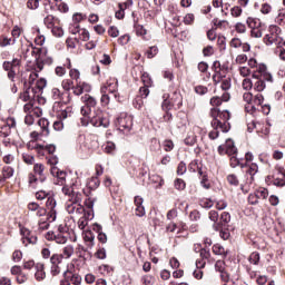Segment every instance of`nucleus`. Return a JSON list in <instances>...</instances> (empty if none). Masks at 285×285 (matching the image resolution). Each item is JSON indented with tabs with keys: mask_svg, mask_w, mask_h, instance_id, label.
Listing matches in <instances>:
<instances>
[{
	"mask_svg": "<svg viewBox=\"0 0 285 285\" xmlns=\"http://www.w3.org/2000/svg\"><path fill=\"white\" fill-rule=\"evenodd\" d=\"M73 95L79 97L80 95H83V87L81 86V81L76 82V86L72 87Z\"/></svg>",
	"mask_w": 285,
	"mask_h": 285,
	"instance_id": "55",
	"label": "nucleus"
},
{
	"mask_svg": "<svg viewBox=\"0 0 285 285\" xmlns=\"http://www.w3.org/2000/svg\"><path fill=\"white\" fill-rule=\"evenodd\" d=\"M10 273L14 277H19L23 273V269L19 265H13L10 269Z\"/></svg>",
	"mask_w": 285,
	"mask_h": 285,
	"instance_id": "53",
	"label": "nucleus"
},
{
	"mask_svg": "<svg viewBox=\"0 0 285 285\" xmlns=\"http://www.w3.org/2000/svg\"><path fill=\"white\" fill-rule=\"evenodd\" d=\"M22 160L24 164H28V166H32V164H35V156L30 154H22Z\"/></svg>",
	"mask_w": 285,
	"mask_h": 285,
	"instance_id": "57",
	"label": "nucleus"
},
{
	"mask_svg": "<svg viewBox=\"0 0 285 285\" xmlns=\"http://www.w3.org/2000/svg\"><path fill=\"white\" fill-rule=\"evenodd\" d=\"M163 145L165 153H170L175 148V142L170 139H166Z\"/></svg>",
	"mask_w": 285,
	"mask_h": 285,
	"instance_id": "52",
	"label": "nucleus"
},
{
	"mask_svg": "<svg viewBox=\"0 0 285 285\" xmlns=\"http://www.w3.org/2000/svg\"><path fill=\"white\" fill-rule=\"evenodd\" d=\"M200 186L205 188V190H210V184L208 183V174H204L200 179Z\"/></svg>",
	"mask_w": 285,
	"mask_h": 285,
	"instance_id": "54",
	"label": "nucleus"
},
{
	"mask_svg": "<svg viewBox=\"0 0 285 285\" xmlns=\"http://www.w3.org/2000/svg\"><path fill=\"white\" fill-rule=\"evenodd\" d=\"M21 83H23L24 91L21 95L20 99H22V101H30V99H35L37 95L32 92L31 87H28V80L26 78H21Z\"/></svg>",
	"mask_w": 285,
	"mask_h": 285,
	"instance_id": "7",
	"label": "nucleus"
},
{
	"mask_svg": "<svg viewBox=\"0 0 285 285\" xmlns=\"http://www.w3.org/2000/svg\"><path fill=\"white\" fill-rule=\"evenodd\" d=\"M140 281L144 285H155V276L153 275H144Z\"/></svg>",
	"mask_w": 285,
	"mask_h": 285,
	"instance_id": "42",
	"label": "nucleus"
},
{
	"mask_svg": "<svg viewBox=\"0 0 285 285\" xmlns=\"http://www.w3.org/2000/svg\"><path fill=\"white\" fill-rule=\"evenodd\" d=\"M220 222L226 226L227 224L230 223V213L228 212H223L220 215Z\"/></svg>",
	"mask_w": 285,
	"mask_h": 285,
	"instance_id": "58",
	"label": "nucleus"
},
{
	"mask_svg": "<svg viewBox=\"0 0 285 285\" xmlns=\"http://www.w3.org/2000/svg\"><path fill=\"white\" fill-rule=\"evenodd\" d=\"M61 262H63V255L62 254H53L50 257V273L52 277H57L61 273Z\"/></svg>",
	"mask_w": 285,
	"mask_h": 285,
	"instance_id": "6",
	"label": "nucleus"
},
{
	"mask_svg": "<svg viewBox=\"0 0 285 285\" xmlns=\"http://www.w3.org/2000/svg\"><path fill=\"white\" fill-rule=\"evenodd\" d=\"M12 132V129L10 126L3 125L0 129V137H10V134Z\"/></svg>",
	"mask_w": 285,
	"mask_h": 285,
	"instance_id": "47",
	"label": "nucleus"
},
{
	"mask_svg": "<svg viewBox=\"0 0 285 285\" xmlns=\"http://www.w3.org/2000/svg\"><path fill=\"white\" fill-rule=\"evenodd\" d=\"M95 257H97V259H106V248L100 247L97 249V252L95 253Z\"/></svg>",
	"mask_w": 285,
	"mask_h": 285,
	"instance_id": "61",
	"label": "nucleus"
},
{
	"mask_svg": "<svg viewBox=\"0 0 285 285\" xmlns=\"http://www.w3.org/2000/svg\"><path fill=\"white\" fill-rule=\"evenodd\" d=\"M217 45L220 50H226V38L224 36H218Z\"/></svg>",
	"mask_w": 285,
	"mask_h": 285,
	"instance_id": "62",
	"label": "nucleus"
},
{
	"mask_svg": "<svg viewBox=\"0 0 285 285\" xmlns=\"http://www.w3.org/2000/svg\"><path fill=\"white\" fill-rule=\"evenodd\" d=\"M119 88V85L117 81L114 82H107V86L102 87L100 90L101 92H106L108 90L109 95H112L115 99L119 98V92L117 91Z\"/></svg>",
	"mask_w": 285,
	"mask_h": 285,
	"instance_id": "9",
	"label": "nucleus"
},
{
	"mask_svg": "<svg viewBox=\"0 0 285 285\" xmlns=\"http://www.w3.org/2000/svg\"><path fill=\"white\" fill-rule=\"evenodd\" d=\"M48 85V81L46 78H40L36 81L35 87H31V92L36 95V97H39V95H42L43 88Z\"/></svg>",
	"mask_w": 285,
	"mask_h": 285,
	"instance_id": "10",
	"label": "nucleus"
},
{
	"mask_svg": "<svg viewBox=\"0 0 285 285\" xmlns=\"http://www.w3.org/2000/svg\"><path fill=\"white\" fill-rule=\"evenodd\" d=\"M14 39L8 38L7 36H0V48H6V46H13Z\"/></svg>",
	"mask_w": 285,
	"mask_h": 285,
	"instance_id": "28",
	"label": "nucleus"
},
{
	"mask_svg": "<svg viewBox=\"0 0 285 285\" xmlns=\"http://www.w3.org/2000/svg\"><path fill=\"white\" fill-rule=\"evenodd\" d=\"M230 86H232V83H230V78H225V79H223L222 80V82H220V88H222V90H230Z\"/></svg>",
	"mask_w": 285,
	"mask_h": 285,
	"instance_id": "60",
	"label": "nucleus"
},
{
	"mask_svg": "<svg viewBox=\"0 0 285 285\" xmlns=\"http://www.w3.org/2000/svg\"><path fill=\"white\" fill-rule=\"evenodd\" d=\"M254 90H256V92H264V90H266V82L264 81V79H258L254 83Z\"/></svg>",
	"mask_w": 285,
	"mask_h": 285,
	"instance_id": "30",
	"label": "nucleus"
},
{
	"mask_svg": "<svg viewBox=\"0 0 285 285\" xmlns=\"http://www.w3.org/2000/svg\"><path fill=\"white\" fill-rule=\"evenodd\" d=\"M163 99H164V101L161 104V108L165 112H168L173 108H175V106L173 105V101L170 100V94H164Z\"/></svg>",
	"mask_w": 285,
	"mask_h": 285,
	"instance_id": "16",
	"label": "nucleus"
},
{
	"mask_svg": "<svg viewBox=\"0 0 285 285\" xmlns=\"http://www.w3.org/2000/svg\"><path fill=\"white\" fill-rule=\"evenodd\" d=\"M115 150H117V145H115L112 141H107L105 145V153L107 155H115Z\"/></svg>",
	"mask_w": 285,
	"mask_h": 285,
	"instance_id": "32",
	"label": "nucleus"
},
{
	"mask_svg": "<svg viewBox=\"0 0 285 285\" xmlns=\"http://www.w3.org/2000/svg\"><path fill=\"white\" fill-rule=\"evenodd\" d=\"M225 153L228 157H233V155H237V147L235 146V141L233 139H227L225 144Z\"/></svg>",
	"mask_w": 285,
	"mask_h": 285,
	"instance_id": "15",
	"label": "nucleus"
},
{
	"mask_svg": "<svg viewBox=\"0 0 285 285\" xmlns=\"http://www.w3.org/2000/svg\"><path fill=\"white\" fill-rule=\"evenodd\" d=\"M141 81L144 83V86H149V87L153 86V78L150 77L149 72L145 71L141 73Z\"/></svg>",
	"mask_w": 285,
	"mask_h": 285,
	"instance_id": "35",
	"label": "nucleus"
},
{
	"mask_svg": "<svg viewBox=\"0 0 285 285\" xmlns=\"http://www.w3.org/2000/svg\"><path fill=\"white\" fill-rule=\"evenodd\" d=\"M100 184H101V181L99 180L98 177H91V179L88 183V188H89V190H97V188H99Z\"/></svg>",
	"mask_w": 285,
	"mask_h": 285,
	"instance_id": "31",
	"label": "nucleus"
},
{
	"mask_svg": "<svg viewBox=\"0 0 285 285\" xmlns=\"http://www.w3.org/2000/svg\"><path fill=\"white\" fill-rule=\"evenodd\" d=\"M45 277H46V265L43 263H37L35 278L37 279V282H43Z\"/></svg>",
	"mask_w": 285,
	"mask_h": 285,
	"instance_id": "12",
	"label": "nucleus"
},
{
	"mask_svg": "<svg viewBox=\"0 0 285 285\" xmlns=\"http://www.w3.org/2000/svg\"><path fill=\"white\" fill-rule=\"evenodd\" d=\"M134 28L136 30L137 37H146V35L148 33L146 28H144V26H141L139 23H135Z\"/></svg>",
	"mask_w": 285,
	"mask_h": 285,
	"instance_id": "36",
	"label": "nucleus"
},
{
	"mask_svg": "<svg viewBox=\"0 0 285 285\" xmlns=\"http://www.w3.org/2000/svg\"><path fill=\"white\" fill-rule=\"evenodd\" d=\"M209 139L215 141L219 137V127H213V130L208 134Z\"/></svg>",
	"mask_w": 285,
	"mask_h": 285,
	"instance_id": "59",
	"label": "nucleus"
},
{
	"mask_svg": "<svg viewBox=\"0 0 285 285\" xmlns=\"http://www.w3.org/2000/svg\"><path fill=\"white\" fill-rule=\"evenodd\" d=\"M132 106L136 108V110H141L144 107V98L140 96H136L135 99L132 100Z\"/></svg>",
	"mask_w": 285,
	"mask_h": 285,
	"instance_id": "40",
	"label": "nucleus"
},
{
	"mask_svg": "<svg viewBox=\"0 0 285 285\" xmlns=\"http://www.w3.org/2000/svg\"><path fill=\"white\" fill-rule=\"evenodd\" d=\"M159 52V48L157 46L149 47V49L146 51L147 59H154V57H157Z\"/></svg>",
	"mask_w": 285,
	"mask_h": 285,
	"instance_id": "38",
	"label": "nucleus"
},
{
	"mask_svg": "<svg viewBox=\"0 0 285 285\" xmlns=\"http://www.w3.org/2000/svg\"><path fill=\"white\" fill-rule=\"evenodd\" d=\"M254 193H255L257 199H268V189H266L264 187L256 189Z\"/></svg>",
	"mask_w": 285,
	"mask_h": 285,
	"instance_id": "27",
	"label": "nucleus"
},
{
	"mask_svg": "<svg viewBox=\"0 0 285 285\" xmlns=\"http://www.w3.org/2000/svg\"><path fill=\"white\" fill-rule=\"evenodd\" d=\"M257 173H259V167L257 166V164L252 163L250 165H248L246 174L250 177V184L255 181V175H257Z\"/></svg>",
	"mask_w": 285,
	"mask_h": 285,
	"instance_id": "17",
	"label": "nucleus"
},
{
	"mask_svg": "<svg viewBox=\"0 0 285 285\" xmlns=\"http://www.w3.org/2000/svg\"><path fill=\"white\" fill-rule=\"evenodd\" d=\"M46 206L48 210L57 208V200L55 199V196H52V194L47 198Z\"/></svg>",
	"mask_w": 285,
	"mask_h": 285,
	"instance_id": "33",
	"label": "nucleus"
},
{
	"mask_svg": "<svg viewBox=\"0 0 285 285\" xmlns=\"http://www.w3.org/2000/svg\"><path fill=\"white\" fill-rule=\"evenodd\" d=\"M2 70L7 72L9 81L14 82V79L21 72V59L13 58L12 60H6L2 62Z\"/></svg>",
	"mask_w": 285,
	"mask_h": 285,
	"instance_id": "2",
	"label": "nucleus"
},
{
	"mask_svg": "<svg viewBox=\"0 0 285 285\" xmlns=\"http://www.w3.org/2000/svg\"><path fill=\"white\" fill-rule=\"evenodd\" d=\"M248 28L255 29V28H262V21L259 19H255V18H247L246 21Z\"/></svg>",
	"mask_w": 285,
	"mask_h": 285,
	"instance_id": "25",
	"label": "nucleus"
},
{
	"mask_svg": "<svg viewBox=\"0 0 285 285\" xmlns=\"http://www.w3.org/2000/svg\"><path fill=\"white\" fill-rule=\"evenodd\" d=\"M51 32H52L53 37H62L63 36V29L61 27L51 28Z\"/></svg>",
	"mask_w": 285,
	"mask_h": 285,
	"instance_id": "64",
	"label": "nucleus"
},
{
	"mask_svg": "<svg viewBox=\"0 0 285 285\" xmlns=\"http://www.w3.org/2000/svg\"><path fill=\"white\" fill-rule=\"evenodd\" d=\"M109 37L117 38L119 37V29L115 26L109 27L108 29Z\"/></svg>",
	"mask_w": 285,
	"mask_h": 285,
	"instance_id": "63",
	"label": "nucleus"
},
{
	"mask_svg": "<svg viewBox=\"0 0 285 285\" xmlns=\"http://www.w3.org/2000/svg\"><path fill=\"white\" fill-rule=\"evenodd\" d=\"M83 107H81L80 112L83 117H89L90 112H92V108H97V99L90 95H83L81 97Z\"/></svg>",
	"mask_w": 285,
	"mask_h": 285,
	"instance_id": "5",
	"label": "nucleus"
},
{
	"mask_svg": "<svg viewBox=\"0 0 285 285\" xmlns=\"http://www.w3.org/2000/svg\"><path fill=\"white\" fill-rule=\"evenodd\" d=\"M210 106H213L214 108H219V106H222L223 101L222 98L219 96H214L210 98L209 100Z\"/></svg>",
	"mask_w": 285,
	"mask_h": 285,
	"instance_id": "51",
	"label": "nucleus"
},
{
	"mask_svg": "<svg viewBox=\"0 0 285 285\" xmlns=\"http://www.w3.org/2000/svg\"><path fill=\"white\" fill-rule=\"evenodd\" d=\"M50 174L52 175V177H57V179H59V184L63 186V181H66L67 175L65 170H60L57 167H51Z\"/></svg>",
	"mask_w": 285,
	"mask_h": 285,
	"instance_id": "13",
	"label": "nucleus"
},
{
	"mask_svg": "<svg viewBox=\"0 0 285 285\" xmlns=\"http://www.w3.org/2000/svg\"><path fill=\"white\" fill-rule=\"evenodd\" d=\"M37 79H39V73L31 72L29 75V79L27 80V88H35V81H37Z\"/></svg>",
	"mask_w": 285,
	"mask_h": 285,
	"instance_id": "34",
	"label": "nucleus"
},
{
	"mask_svg": "<svg viewBox=\"0 0 285 285\" xmlns=\"http://www.w3.org/2000/svg\"><path fill=\"white\" fill-rule=\"evenodd\" d=\"M194 90H195L196 95H200V96L208 94V87L202 86V85L196 86L194 88Z\"/></svg>",
	"mask_w": 285,
	"mask_h": 285,
	"instance_id": "50",
	"label": "nucleus"
},
{
	"mask_svg": "<svg viewBox=\"0 0 285 285\" xmlns=\"http://www.w3.org/2000/svg\"><path fill=\"white\" fill-rule=\"evenodd\" d=\"M259 252H253L250 255H249V262L250 264H254L255 266H257L259 264Z\"/></svg>",
	"mask_w": 285,
	"mask_h": 285,
	"instance_id": "46",
	"label": "nucleus"
},
{
	"mask_svg": "<svg viewBox=\"0 0 285 285\" xmlns=\"http://www.w3.org/2000/svg\"><path fill=\"white\" fill-rule=\"evenodd\" d=\"M209 116L212 117V128H219L220 132L230 131V111L227 109L212 108Z\"/></svg>",
	"mask_w": 285,
	"mask_h": 285,
	"instance_id": "1",
	"label": "nucleus"
},
{
	"mask_svg": "<svg viewBox=\"0 0 285 285\" xmlns=\"http://www.w3.org/2000/svg\"><path fill=\"white\" fill-rule=\"evenodd\" d=\"M116 126L120 132L125 135L132 130V116L128 114H120V117L116 119Z\"/></svg>",
	"mask_w": 285,
	"mask_h": 285,
	"instance_id": "4",
	"label": "nucleus"
},
{
	"mask_svg": "<svg viewBox=\"0 0 285 285\" xmlns=\"http://www.w3.org/2000/svg\"><path fill=\"white\" fill-rule=\"evenodd\" d=\"M63 92H61V90L59 88H53L51 90V97L53 101H59V99H61Z\"/></svg>",
	"mask_w": 285,
	"mask_h": 285,
	"instance_id": "49",
	"label": "nucleus"
},
{
	"mask_svg": "<svg viewBox=\"0 0 285 285\" xmlns=\"http://www.w3.org/2000/svg\"><path fill=\"white\" fill-rule=\"evenodd\" d=\"M69 282L73 285H81L82 278L81 275L78 273H72L70 269H68V277Z\"/></svg>",
	"mask_w": 285,
	"mask_h": 285,
	"instance_id": "18",
	"label": "nucleus"
},
{
	"mask_svg": "<svg viewBox=\"0 0 285 285\" xmlns=\"http://www.w3.org/2000/svg\"><path fill=\"white\" fill-rule=\"evenodd\" d=\"M169 99L171 101V105L174 106L175 110H179L181 106H184V98L181 97V94L174 91L171 96H169Z\"/></svg>",
	"mask_w": 285,
	"mask_h": 285,
	"instance_id": "11",
	"label": "nucleus"
},
{
	"mask_svg": "<svg viewBox=\"0 0 285 285\" xmlns=\"http://www.w3.org/2000/svg\"><path fill=\"white\" fill-rule=\"evenodd\" d=\"M226 66H222V62H219V60L214 61L212 66V70H214L216 75H222V70H224Z\"/></svg>",
	"mask_w": 285,
	"mask_h": 285,
	"instance_id": "37",
	"label": "nucleus"
},
{
	"mask_svg": "<svg viewBox=\"0 0 285 285\" xmlns=\"http://www.w3.org/2000/svg\"><path fill=\"white\" fill-rule=\"evenodd\" d=\"M61 86H62L65 92H70V90H72V88H75V81H72L71 79H65V80H62Z\"/></svg>",
	"mask_w": 285,
	"mask_h": 285,
	"instance_id": "29",
	"label": "nucleus"
},
{
	"mask_svg": "<svg viewBox=\"0 0 285 285\" xmlns=\"http://www.w3.org/2000/svg\"><path fill=\"white\" fill-rule=\"evenodd\" d=\"M14 175V169L10 166H4L2 168V178H0V184L6 181V179H10Z\"/></svg>",
	"mask_w": 285,
	"mask_h": 285,
	"instance_id": "21",
	"label": "nucleus"
},
{
	"mask_svg": "<svg viewBox=\"0 0 285 285\" xmlns=\"http://www.w3.org/2000/svg\"><path fill=\"white\" fill-rule=\"evenodd\" d=\"M58 101H61V104H65L66 106L72 101V97H70V92L65 91Z\"/></svg>",
	"mask_w": 285,
	"mask_h": 285,
	"instance_id": "56",
	"label": "nucleus"
},
{
	"mask_svg": "<svg viewBox=\"0 0 285 285\" xmlns=\"http://www.w3.org/2000/svg\"><path fill=\"white\" fill-rule=\"evenodd\" d=\"M45 170L46 166H43V164H36L33 166V173L35 175H38L40 184H43V181H46V174H43Z\"/></svg>",
	"mask_w": 285,
	"mask_h": 285,
	"instance_id": "14",
	"label": "nucleus"
},
{
	"mask_svg": "<svg viewBox=\"0 0 285 285\" xmlns=\"http://www.w3.org/2000/svg\"><path fill=\"white\" fill-rule=\"evenodd\" d=\"M149 88H150V86H146V85L140 87V89H139L140 95L138 97H141V99H146L150 95Z\"/></svg>",
	"mask_w": 285,
	"mask_h": 285,
	"instance_id": "41",
	"label": "nucleus"
},
{
	"mask_svg": "<svg viewBox=\"0 0 285 285\" xmlns=\"http://www.w3.org/2000/svg\"><path fill=\"white\" fill-rule=\"evenodd\" d=\"M75 254V247H72L71 245H68L66 246L63 249H62V257L65 259H70L72 257V255Z\"/></svg>",
	"mask_w": 285,
	"mask_h": 285,
	"instance_id": "26",
	"label": "nucleus"
},
{
	"mask_svg": "<svg viewBox=\"0 0 285 285\" xmlns=\"http://www.w3.org/2000/svg\"><path fill=\"white\" fill-rule=\"evenodd\" d=\"M226 179H227V184H229V186H234L235 188H237V186H239V178L237 177V175L229 174V175H227Z\"/></svg>",
	"mask_w": 285,
	"mask_h": 285,
	"instance_id": "24",
	"label": "nucleus"
},
{
	"mask_svg": "<svg viewBox=\"0 0 285 285\" xmlns=\"http://www.w3.org/2000/svg\"><path fill=\"white\" fill-rule=\"evenodd\" d=\"M263 41L267 46H282L283 39L277 33L271 32L263 38Z\"/></svg>",
	"mask_w": 285,
	"mask_h": 285,
	"instance_id": "8",
	"label": "nucleus"
},
{
	"mask_svg": "<svg viewBox=\"0 0 285 285\" xmlns=\"http://www.w3.org/2000/svg\"><path fill=\"white\" fill-rule=\"evenodd\" d=\"M42 132L41 135L43 137H48L50 135V129H48V126H50V121H48V119L46 118H41L39 121H38Z\"/></svg>",
	"mask_w": 285,
	"mask_h": 285,
	"instance_id": "19",
	"label": "nucleus"
},
{
	"mask_svg": "<svg viewBox=\"0 0 285 285\" xmlns=\"http://www.w3.org/2000/svg\"><path fill=\"white\" fill-rule=\"evenodd\" d=\"M174 187L176 190H186V181L181 178H177L174 181Z\"/></svg>",
	"mask_w": 285,
	"mask_h": 285,
	"instance_id": "39",
	"label": "nucleus"
},
{
	"mask_svg": "<svg viewBox=\"0 0 285 285\" xmlns=\"http://www.w3.org/2000/svg\"><path fill=\"white\" fill-rule=\"evenodd\" d=\"M43 23L47 28H53L55 27V16L49 14L43 19Z\"/></svg>",
	"mask_w": 285,
	"mask_h": 285,
	"instance_id": "44",
	"label": "nucleus"
},
{
	"mask_svg": "<svg viewBox=\"0 0 285 285\" xmlns=\"http://www.w3.org/2000/svg\"><path fill=\"white\" fill-rule=\"evenodd\" d=\"M68 117H72V107L70 106L60 111V119H68Z\"/></svg>",
	"mask_w": 285,
	"mask_h": 285,
	"instance_id": "45",
	"label": "nucleus"
},
{
	"mask_svg": "<svg viewBox=\"0 0 285 285\" xmlns=\"http://www.w3.org/2000/svg\"><path fill=\"white\" fill-rule=\"evenodd\" d=\"M189 168L190 170H193V173H198L199 177H204V175H208V173L204 171V169L202 168V166H199L197 161L190 163Z\"/></svg>",
	"mask_w": 285,
	"mask_h": 285,
	"instance_id": "23",
	"label": "nucleus"
},
{
	"mask_svg": "<svg viewBox=\"0 0 285 285\" xmlns=\"http://www.w3.org/2000/svg\"><path fill=\"white\" fill-rule=\"evenodd\" d=\"M89 121L95 128H108L110 126V119L108 114L102 112L100 109H97L89 116Z\"/></svg>",
	"mask_w": 285,
	"mask_h": 285,
	"instance_id": "3",
	"label": "nucleus"
},
{
	"mask_svg": "<svg viewBox=\"0 0 285 285\" xmlns=\"http://www.w3.org/2000/svg\"><path fill=\"white\" fill-rule=\"evenodd\" d=\"M79 41H89L90 40V32L86 29H80L79 33Z\"/></svg>",
	"mask_w": 285,
	"mask_h": 285,
	"instance_id": "48",
	"label": "nucleus"
},
{
	"mask_svg": "<svg viewBox=\"0 0 285 285\" xmlns=\"http://www.w3.org/2000/svg\"><path fill=\"white\" fill-rule=\"evenodd\" d=\"M213 253L214 255H220L223 259H226V257H228V250H226L220 244H215L213 246Z\"/></svg>",
	"mask_w": 285,
	"mask_h": 285,
	"instance_id": "20",
	"label": "nucleus"
},
{
	"mask_svg": "<svg viewBox=\"0 0 285 285\" xmlns=\"http://www.w3.org/2000/svg\"><path fill=\"white\" fill-rule=\"evenodd\" d=\"M50 195V191L39 190L36 193V199L43 202V199H48Z\"/></svg>",
	"mask_w": 285,
	"mask_h": 285,
	"instance_id": "43",
	"label": "nucleus"
},
{
	"mask_svg": "<svg viewBox=\"0 0 285 285\" xmlns=\"http://www.w3.org/2000/svg\"><path fill=\"white\" fill-rule=\"evenodd\" d=\"M82 235L85 242L89 243V248H92V246H95V234L92 233V230H85Z\"/></svg>",
	"mask_w": 285,
	"mask_h": 285,
	"instance_id": "22",
	"label": "nucleus"
}]
</instances>
